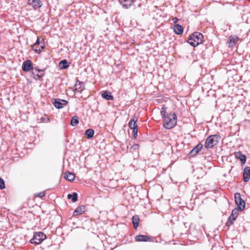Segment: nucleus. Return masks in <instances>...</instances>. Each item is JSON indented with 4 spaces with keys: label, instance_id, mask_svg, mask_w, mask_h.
Returning <instances> with one entry per match:
<instances>
[{
    "label": "nucleus",
    "instance_id": "473e14b6",
    "mask_svg": "<svg viewBox=\"0 0 250 250\" xmlns=\"http://www.w3.org/2000/svg\"><path fill=\"white\" fill-rule=\"evenodd\" d=\"M36 73L37 72H35V71L32 70V71L30 73V77L35 80H37V77L36 76Z\"/></svg>",
    "mask_w": 250,
    "mask_h": 250
},
{
    "label": "nucleus",
    "instance_id": "423d86ee",
    "mask_svg": "<svg viewBox=\"0 0 250 250\" xmlns=\"http://www.w3.org/2000/svg\"><path fill=\"white\" fill-rule=\"evenodd\" d=\"M68 103L67 101L61 99H54L52 101L53 104L57 109L62 108L63 106L67 105Z\"/></svg>",
    "mask_w": 250,
    "mask_h": 250
},
{
    "label": "nucleus",
    "instance_id": "412c9836",
    "mask_svg": "<svg viewBox=\"0 0 250 250\" xmlns=\"http://www.w3.org/2000/svg\"><path fill=\"white\" fill-rule=\"evenodd\" d=\"M75 178V175L73 173L68 171L64 173V178L70 182L73 181Z\"/></svg>",
    "mask_w": 250,
    "mask_h": 250
},
{
    "label": "nucleus",
    "instance_id": "c9c22d12",
    "mask_svg": "<svg viewBox=\"0 0 250 250\" xmlns=\"http://www.w3.org/2000/svg\"><path fill=\"white\" fill-rule=\"evenodd\" d=\"M173 20H174V22H177L178 19L177 18H175Z\"/></svg>",
    "mask_w": 250,
    "mask_h": 250
},
{
    "label": "nucleus",
    "instance_id": "a211bd4d",
    "mask_svg": "<svg viewBox=\"0 0 250 250\" xmlns=\"http://www.w3.org/2000/svg\"><path fill=\"white\" fill-rule=\"evenodd\" d=\"M102 97L106 100H113L114 97L112 95L111 93L108 91H104L102 94Z\"/></svg>",
    "mask_w": 250,
    "mask_h": 250
},
{
    "label": "nucleus",
    "instance_id": "9d476101",
    "mask_svg": "<svg viewBox=\"0 0 250 250\" xmlns=\"http://www.w3.org/2000/svg\"><path fill=\"white\" fill-rule=\"evenodd\" d=\"M135 239L137 242H150L152 241L151 237L147 236L145 235H138L135 236Z\"/></svg>",
    "mask_w": 250,
    "mask_h": 250
},
{
    "label": "nucleus",
    "instance_id": "bb28decb",
    "mask_svg": "<svg viewBox=\"0 0 250 250\" xmlns=\"http://www.w3.org/2000/svg\"><path fill=\"white\" fill-rule=\"evenodd\" d=\"M240 211L239 209H238V208H234L231 212V215L232 217L233 216L235 219L237 218L238 215V212Z\"/></svg>",
    "mask_w": 250,
    "mask_h": 250
},
{
    "label": "nucleus",
    "instance_id": "f704fd0d",
    "mask_svg": "<svg viewBox=\"0 0 250 250\" xmlns=\"http://www.w3.org/2000/svg\"><path fill=\"white\" fill-rule=\"evenodd\" d=\"M140 146L138 144H134L131 146L130 149L133 150H137L139 148Z\"/></svg>",
    "mask_w": 250,
    "mask_h": 250
},
{
    "label": "nucleus",
    "instance_id": "0eeeda50",
    "mask_svg": "<svg viewBox=\"0 0 250 250\" xmlns=\"http://www.w3.org/2000/svg\"><path fill=\"white\" fill-rule=\"evenodd\" d=\"M34 68V67L31 60H27L23 62L22 69L24 72H29L31 70H33Z\"/></svg>",
    "mask_w": 250,
    "mask_h": 250
},
{
    "label": "nucleus",
    "instance_id": "4468645a",
    "mask_svg": "<svg viewBox=\"0 0 250 250\" xmlns=\"http://www.w3.org/2000/svg\"><path fill=\"white\" fill-rule=\"evenodd\" d=\"M203 147V145L201 143H199L191 150H190L189 154L191 156H194L201 151Z\"/></svg>",
    "mask_w": 250,
    "mask_h": 250
},
{
    "label": "nucleus",
    "instance_id": "4be33fe9",
    "mask_svg": "<svg viewBox=\"0 0 250 250\" xmlns=\"http://www.w3.org/2000/svg\"><path fill=\"white\" fill-rule=\"evenodd\" d=\"M94 132V130L93 129L89 128L85 130L84 134L87 139H90L93 137Z\"/></svg>",
    "mask_w": 250,
    "mask_h": 250
},
{
    "label": "nucleus",
    "instance_id": "2eb2a0df",
    "mask_svg": "<svg viewBox=\"0 0 250 250\" xmlns=\"http://www.w3.org/2000/svg\"><path fill=\"white\" fill-rule=\"evenodd\" d=\"M235 156L237 158L240 160L242 164H245L246 162L247 157L245 155L243 154L241 152L239 151L236 152L235 154Z\"/></svg>",
    "mask_w": 250,
    "mask_h": 250
},
{
    "label": "nucleus",
    "instance_id": "f257e3e1",
    "mask_svg": "<svg viewBox=\"0 0 250 250\" xmlns=\"http://www.w3.org/2000/svg\"><path fill=\"white\" fill-rule=\"evenodd\" d=\"M167 108L165 105H162L161 115L163 119V126L167 129H171L176 125L177 116L175 113H167Z\"/></svg>",
    "mask_w": 250,
    "mask_h": 250
},
{
    "label": "nucleus",
    "instance_id": "aec40b11",
    "mask_svg": "<svg viewBox=\"0 0 250 250\" xmlns=\"http://www.w3.org/2000/svg\"><path fill=\"white\" fill-rule=\"evenodd\" d=\"M59 66L61 69H65L69 66V63L66 60L64 59L60 62Z\"/></svg>",
    "mask_w": 250,
    "mask_h": 250
},
{
    "label": "nucleus",
    "instance_id": "c85d7f7f",
    "mask_svg": "<svg viewBox=\"0 0 250 250\" xmlns=\"http://www.w3.org/2000/svg\"><path fill=\"white\" fill-rule=\"evenodd\" d=\"M40 41L39 37L37 38V41L32 46V49L34 51L35 48H36V46H38L40 44Z\"/></svg>",
    "mask_w": 250,
    "mask_h": 250
},
{
    "label": "nucleus",
    "instance_id": "1a4fd4ad",
    "mask_svg": "<svg viewBox=\"0 0 250 250\" xmlns=\"http://www.w3.org/2000/svg\"><path fill=\"white\" fill-rule=\"evenodd\" d=\"M243 179L244 182H248L250 179V167H246L243 172Z\"/></svg>",
    "mask_w": 250,
    "mask_h": 250
},
{
    "label": "nucleus",
    "instance_id": "9b49d317",
    "mask_svg": "<svg viewBox=\"0 0 250 250\" xmlns=\"http://www.w3.org/2000/svg\"><path fill=\"white\" fill-rule=\"evenodd\" d=\"M138 121V118L136 116H134L129 121L128 123V127L131 130L138 129V125L136 123Z\"/></svg>",
    "mask_w": 250,
    "mask_h": 250
},
{
    "label": "nucleus",
    "instance_id": "f03ea898",
    "mask_svg": "<svg viewBox=\"0 0 250 250\" xmlns=\"http://www.w3.org/2000/svg\"><path fill=\"white\" fill-rule=\"evenodd\" d=\"M203 38L202 34L195 32L189 37L188 43L192 46L195 47L202 43Z\"/></svg>",
    "mask_w": 250,
    "mask_h": 250
},
{
    "label": "nucleus",
    "instance_id": "39448f33",
    "mask_svg": "<svg viewBox=\"0 0 250 250\" xmlns=\"http://www.w3.org/2000/svg\"><path fill=\"white\" fill-rule=\"evenodd\" d=\"M234 200L236 205L237 206V208L240 210V211H242L245 208L246 203L245 201L242 198L241 195L240 193L236 192L234 194Z\"/></svg>",
    "mask_w": 250,
    "mask_h": 250
},
{
    "label": "nucleus",
    "instance_id": "5701e85b",
    "mask_svg": "<svg viewBox=\"0 0 250 250\" xmlns=\"http://www.w3.org/2000/svg\"><path fill=\"white\" fill-rule=\"evenodd\" d=\"M67 198L68 199H71L72 202L74 203L78 200V194L76 192H73L72 194H68Z\"/></svg>",
    "mask_w": 250,
    "mask_h": 250
},
{
    "label": "nucleus",
    "instance_id": "b1692460",
    "mask_svg": "<svg viewBox=\"0 0 250 250\" xmlns=\"http://www.w3.org/2000/svg\"><path fill=\"white\" fill-rule=\"evenodd\" d=\"M236 219H235L234 217H233V216L232 217V216L230 215L229 217L228 218V220L226 223V226L229 227H230L231 225L233 224V222L236 220Z\"/></svg>",
    "mask_w": 250,
    "mask_h": 250
},
{
    "label": "nucleus",
    "instance_id": "6e6552de",
    "mask_svg": "<svg viewBox=\"0 0 250 250\" xmlns=\"http://www.w3.org/2000/svg\"><path fill=\"white\" fill-rule=\"evenodd\" d=\"M28 3L34 9H37L41 8L42 3L41 0H28Z\"/></svg>",
    "mask_w": 250,
    "mask_h": 250
},
{
    "label": "nucleus",
    "instance_id": "6ab92c4d",
    "mask_svg": "<svg viewBox=\"0 0 250 250\" xmlns=\"http://www.w3.org/2000/svg\"><path fill=\"white\" fill-rule=\"evenodd\" d=\"M132 222L134 228L136 229L140 223V218L138 215H135L132 217Z\"/></svg>",
    "mask_w": 250,
    "mask_h": 250
},
{
    "label": "nucleus",
    "instance_id": "f8f14e48",
    "mask_svg": "<svg viewBox=\"0 0 250 250\" xmlns=\"http://www.w3.org/2000/svg\"><path fill=\"white\" fill-rule=\"evenodd\" d=\"M120 4L125 9H128L134 3V0H119Z\"/></svg>",
    "mask_w": 250,
    "mask_h": 250
},
{
    "label": "nucleus",
    "instance_id": "a878e982",
    "mask_svg": "<svg viewBox=\"0 0 250 250\" xmlns=\"http://www.w3.org/2000/svg\"><path fill=\"white\" fill-rule=\"evenodd\" d=\"M229 46L233 47L236 44L235 39L232 36H230L229 38Z\"/></svg>",
    "mask_w": 250,
    "mask_h": 250
},
{
    "label": "nucleus",
    "instance_id": "393cba45",
    "mask_svg": "<svg viewBox=\"0 0 250 250\" xmlns=\"http://www.w3.org/2000/svg\"><path fill=\"white\" fill-rule=\"evenodd\" d=\"M79 118L77 116H73L71 119V125L75 126L79 124Z\"/></svg>",
    "mask_w": 250,
    "mask_h": 250
},
{
    "label": "nucleus",
    "instance_id": "72a5a7b5",
    "mask_svg": "<svg viewBox=\"0 0 250 250\" xmlns=\"http://www.w3.org/2000/svg\"><path fill=\"white\" fill-rule=\"evenodd\" d=\"M44 195H45V192H40L37 193L36 194V196H37L38 197H40V198H42V197H44Z\"/></svg>",
    "mask_w": 250,
    "mask_h": 250
},
{
    "label": "nucleus",
    "instance_id": "c756f323",
    "mask_svg": "<svg viewBox=\"0 0 250 250\" xmlns=\"http://www.w3.org/2000/svg\"><path fill=\"white\" fill-rule=\"evenodd\" d=\"M5 188V182L4 180L0 177V189H3Z\"/></svg>",
    "mask_w": 250,
    "mask_h": 250
},
{
    "label": "nucleus",
    "instance_id": "7c9ffc66",
    "mask_svg": "<svg viewBox=\"0 0 250 250\" xmlns=\"http://www.w3.org/2000/svg\"><path fill=\"white\" fill-rule=\"evenodd\" d=\"M83 83L82 82H80L79 80H77L76 83L75 85V90H77L78 89H80L81 88V85Z\"/></svg>",
    "mask_w": 250,
    "mask_h": 250
},
{
    "label": "nucleus",
    "instance_id": "ddd939ff",
    "mask_svg": "<svg viewBox=\"0 0 250 250\" xmlns=\"http://www.w3.org/2000/svg\"><path fill=\"white\" fill-rule=\"evenodd\" d=\"M86 210V207L85 206H79L74 211L73 215L75 216L82 214L85 212Z\"/></svg>",
    "mask_w": 250,
    "mask_h": 250
},
{
    "label": "nucleus",
    "instance_id": "cd10ccee",
    "mask_svg": "<svg viewBox=\"0 0 250 250\" xmlns=\"http://www.w3.org/2000/svg\"><path fill=\"white\" fill-rule=\"evenodd\" d=\"M42 45H41L39 48H35L34 52L37 54H40L45 47V45L43 43H42Z\"/></svg>",
    "mask_w": 250,
    "mask_h": 250
},
{
    "label": "nucleus",
    "instance_id": "20e7f679",
    "mask_svg": "<svg viewBox=\"0 0 250 250\" xmlns=\"http://www.w3.org/2000/svg\"><path fill=\"white\" fill-rule=\"evenodd\" d=\"M46 238V235L42 232L34 233L33 237L30 240L31 244H40Z\"/></svg>",
    "mask_w": 250,
    "mask_h": 250
},
{
    "label": "nucleus",
    "instance_id": "dca6fc26",
    "mask_svg": "<svg viewBox=\"0 0 250 250\" xmlns=\"http://www.w3.org/2000/svg\"><path fill=\"white\" fill-rule=\"evenodd\" d=\"M34 71H35V72L38 73L36 74V76L38 78L39 80H41L42 79V78L44 76L45 74V70L44 69H40L39 67H34Z\"/></svg>",
    "mask_w": 250,
    "mask_h": 250
},
{
    "label": "nucleus",
    "instance_id": "2f4dec72",
    "mask_svg": "<svg viewBox=\"0 0 250 250\" xmlns=\"http://www.w3.org/2000/svg\"><path fill=\"white\" fill-rule=\"evenodd\" d=\"M138 129H134L132 130V137L134 139H136L137 138V135H138Z\"/></svg>",
    "mask_w": 250,
    "mask_h": 250
},
{
    "label": "nucleus",
    "instance_id": "f3484780",
    "mask_svg": "<svg viewBox=\"0 0 250 250\" xmlns=\"http://www.w3.org/2000/svg\"><path fill=\"white\" fill-rule=\"evenodd\" d=\"M174 32L177 35H180L183 33L184 29L179 24H176L173 26Z\"/></svg>",
    "mask_w": 250,
    "mask_h": 250
},
{
    "label": "nucleus",
    "instance_id": "7ed1b4c3",
    "mask_svg": "<svg viewBox=\"0 0 250 250\" xmlns=\"http://www.w3.org/2000/svg\"><path fill=\"white\" fill-rule=\"evenodd\" d=\"M221 139V136L219 135H209L205 143V147L206 148H211L216 145L219 140Z\"/></svg>",
    "mask_w": 250,
    "mask_h": 250
}]
</instances>
